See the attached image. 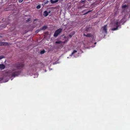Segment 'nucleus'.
<instances>
[{"label":"nucleus","instance_id":"obj_21","mask_svg":"<svg viewBox=\"0 0 130 130\" xmlns=\"http://www.w3.org/2000/svg\"><path fill=\"white\" fill-rule=\"evenodd\" d=\"M85 1V0H82L80 2L81 3H84Z\"/></svg>","mask_w":130,"mask_h":130},{"label":"nucleus","instance_id":"obj_13","mask_svg":"<svg viewBox=\"0 0 130 130\" xmlns=\"http://www.w3.org/2000/svg\"><path fill=\"white\" fill-rule=\"evenodd\" d=\"M47 27L46 26H44L42 27L41 29L42 30H45L46 29Z\"/></svg>","mask_w":130,"mask_h":130},{"label":"nucleus","instance_id":"obj_3","mask_svg":"<svg viewBox=\"0 0 130 130\" xmlns=\"http://www.w3.org/2000/svg\"><path fill=\"white\" fill-rule=\"evenodd\" d=\"M62 29L60 28L57 30L54 33V36L55 37H57L58 36V35L62 32Z\"/></svg>","mask_w":130,"mask_h":130},{"label":"nucleus","instance_id":"obj_18","mask_svg":"<svg viewBox=\"0 0 130 130\" xmlns=\"http://www.w3.org/2000/svg\"><path fill=\"white\" fill-rule=\"evenodd\" d=\"M4 78V77H2L0 78V82Z\"/></svg>","mask_w":130,"mask_h":130},{"label":"nucleus","instance_id":"obj_10","mask_svg":"<svg viewBox=\"0 0 130 130\" xmlns=\"http://www.w3.org/2000/svg\"><path fill=\"white\" fill-rule=\"evenodd\" d=\"M83 35L84 36H86L87 37H91V35L90 34H88L87 35H86L85 34H84Z\"/></svg>","mask_w":130,"mask_h":130},{"label":"nucleus","instance_id":"obj_8","mask_svg":"<svg viewBox=\"0 0 130 130\" xmlns=\"http://www.w3.org/2000/svg\"><path fill=\"white\" fill-rule=\"evenodd\" d=\"M85 10H84L82 11V13H84V14L83 15H86V14H87V13L92 11V10H89V11H87V12L85 13Z\"/></svg>","mask_w":130,"mask_h":130},{"label":"nucleus","instance_id":"obj_17","mask_svg":"<svg viewBox=\"0 0 130 130\" xmlns=\"http://www.w3.org/2000/svg\"><path fill=\"white\" fill-rule=\"evenodd\" d=\"M40 31V30H36V31H35V33H36V34H37V33H38Z\"/></svg>","mask_w":130,"mask_h":130},{"label":"nucleus","instance_id":"obj_25","mask_svg":"<svg viewBox=\"0 0 130 130\" xmlns=\"http://www.w3.org/2000/svg\"><path fill=\"white\" fill-rule=\"evenodd\" d=\"M13 5H10L9 6L10 7H13Z\"/></svg>","mask_w":130,"mask_h":130},{"label":"nucleus","instance_id":"obj_19","mask_svg":"<svg viewBox=\"0 0 130 130\" xmlns=\"http://www.w3.org/2000/svg\"><path fill=\"white\" fill-rule=\"evenodd\" d=\"M44 2H45L46 4H48V0L45 1H44Z\"/></svg>","mask_w":130,"mask_h":130},{"label":"nucleus","instance_id":"obj_16","mask_svg":"<svg viewBox=\"0 0 130 130\" xmlns=\"http://www.w3.org/2000/svg\"><path fill=\"white\" fill-rule=\"evenodd\" d=\"M36 8L38 9H39L41 8V6L40 5H38L37 6Z\"/></svg>","mask_w":130,"mask_h":130},{"label":"nucleus","instance_id":"obj_6","mask_svg":"<svg viewBox=\"0 0 130 130\" xmlns=\"http://www.w3.org/2000/svg\"><path fill=\"white\" fill-rule=\"evenodd\" d=\"M9 45L8 43L7 42H0V46H1L7 45Z\"/></svg>","mask_w":130,"mask_h":130},{"label":"nucleus","instance_id":"obj_26","mask_svg":"<svg viewBox=\"0 0 130 130\" xmlns=\"http://www.w3.org/2000/svg\"><path fill=\"white\" fill-rule=\"evenodd\" d=\"M72 36L71 35H69V36L70 38H71L72 37Z\"/></svg>","mask_w":130,"mask_h":130},{"label":"nucleus","instance_id":"obj_11","mask_svg":"<svg viewBox=\"0 0 130 130\" xmlns=\"http://www.w3.org/2000/svg\"><path fill=\"white\" fill-rule=\"evenodd\" d=\"M77 52V51L75 50H74L73 51V52L70 55V56H71L72 55H73L75 53Z\"/></svg>","mask_w":130,"mask_h":130},{"label":"nucleus","instance_id":"obj_5","mask_svg":"<svg viewBox=\"0 0 130 130\" xmlns=\"http://www.w3.org/2000/svg\"><path fill=\"white\" fill-rule=\"evenodd\" d=\"M51 11H49L48 12L47 11H44L43 13V15L45 17H46L48 16V14L50 13Z\"/></svg>","mask_w":130,"mask_h":130},{"label":"nucleus","instance_id":"obj_7","mask_svg":"<svg viewBox=\"0 0 130 130\" xmlns=\"http://www.w3.org/2000/svg\"><path fill=\"white\" fill-rule=\"evenodd\" d=\"M5 68V65L3 64H0V69L2 70L4 69Z\"/></svg>","mask_w":130,"mask_h":130},{"label":"nucleus","instance_id":"obj_15","mask_svg":"<svg viewBox=\"0 0 130 130\" xmlns=\"http://www.w3.org/2000/svg\"><path fill=\"white\" fill-rule=\"evenodd\" d=\"M61 42V41H56L55 42V43L56 44H60Z\"/></svg>","mask_w":130,"mask_h":130},{"label":"nucleus","instance_id":"obj_12","mask_svg":"<svg viewBox=\"0 0 130 130\" xmlns=\"http://www.w3.org/2000/svg\"><path fill=\"white\" fill-rule=\"evenodd\" d=\"M128 7V6L127 5H123V6L122 7V9H125V8H127Z\"/></svg>","mask_w":130,"mask_h":130},{"label":"nucleus","instance_id":"obj_9","mask_svg":"<svg viewBox=\"0 0 130 130\" xmlns=\"http://www.w3.org/2000/svg\"><path fill=\"white\" fill-rule=\"evenodd\" d=\"M58 1V0H55L54 1H53V0H51V3L52 4H54L57 3Z\"/></svg>","mask_w":130,"mask_h":130},{"label":"nucleus","instance_id":"obj_2","mask_svg":"<svg viewBox=\"0 0 130 130\" xmlns=\"http://www.w3.org/2000/svg\"><path fill=\"white\" fill-rule=\"evenodd\" d=\"M123 19H122L120 21L118 22V21L116 22L114 24V26L116 27V28H112L111 30L112 31H114L118 29V28L120 25L121 23V22L123 21Z\"/></svg>","mask_w":130,"mask_h":130},{"label":"nucleus","instance_id":"obj_22","mask_svg":"<svg viewBox=\"0 0 130 130\" xmlns=\"http://www.w3.org/2000/svg\"><path fill=\"white\" fill-rule=\"evenodd\" d=\"M23 0H18V2L20 3H22Z\"/></svg>","mask_w":130,"mask_h":130},{"label":"nucleus","instance_id":"obj_23","mask_svg":"<svg viewBox=\"0 0 130 130\" xmlns=\"http://www.w3.org/2000/svg\"><path fill=\"white\" fill-rule=\"evenodd\" d=\"M45 4H46L45 3V2H44V1L42 3V5H45Z\"/></svg>","mask_w":130,"mask_h":130},{"label":"nucleus","instance_id":"obj_24","mask_svg":"<svg viewBox=\"0 0 130 130\" xmlns=\"http://www.w3.org/2000/svg\"><path fill=\"white\" fill-rule=\"evenodd\" d=\"M4 58V57L2 56H0V60L3 59Z\"/></svg>","mask_w":130,"mask_h":130},{"label":"nucleus","instance_id":"obj_4","mask_svg":"<svg viewBox=\"0 0 130 130\" xmlns=\"http://www.w3.org/2000/svg\"><path fill=\"white\" fill-rule=\"evenodd\" d=\"M107 25H105L103 27H102L103 28L102 31L103 32L107 33Z\"/></svg>","mask_w":130,"mask_h":130},{"label":"nucleus","instance_id":"obj_20","mask_svg":"<svg viewBox=\"0 0 130 130\" xmlns=\"http://www.w3.org/2000/svg\"><path fill=\"white\" fill-rule=\"evenodd\" d=\"M31 20V19L30 18H29L27 19L26 20V21L27 22H28L29 21H30Z\"/></svg>","mask_w":130,"mask_h":130},{"label":"nucleus","instance_id":"obj_14","mask_svg":"<svg viewBox=\"0 0 130 130\" xmlns=\"http://www.w3.org/2000/svg\"><path fill=\"white\" fill-rule=\"evenodd\" d=\"M45 52V51L44 50H43L40 52V54H43Z\"/></svg>","mask_w":130,"mask_h":130},{"label":"nucleus","instance_id":"obj_1","mask_svg":"<svg viewBox=\"0 0 130 130\" xmlns=\"http://www.w3.org/2000/svg\"><path fill=\"white\" fill-rule=\"evenodd\" d=\"M24 66V64L21 62H18L13 65V67L17 68V69H14L10 72V76L12 77H15L18 76L21 73V71L18 70L22 69Z\"/></svg>","mask_w":130,"mask_h":130},{"label":"nucleus","instance_id":"obj_27","mask_svg":"<svg viewBox=\"0 0 130 130\" xmlns=\"http://www.w3.org/2000/svg\"><path fill=\"white\" fill-rule=\"evenodd\" d=\"M96 43V42H95V43H94V44H95Z\"/></svg>","mask_w":130,"mask_h":130}]
</instances>
